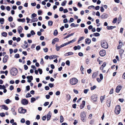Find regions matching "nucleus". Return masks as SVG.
<instances>
[{
    "label": "nucleus",
    "mask_w": 125,
    "mask_h": 125,
    "mask_svg": "<svg viewBox=\"0 0 125 125\" xmlns=\"http://www.w3.org/2000/svg\"><path fill=\"white\" fill-rule=\"evenodd\" d=\"M101 46L103 48L107 49L108 48V45L107 42L104 40H102L101 42Z\"/></svg>",
    "instance_id": "1"
},
{
    "label": "nucleus",
    "mask_w": 125,
    "mask_h": 125,
    "mask_svg": "<svg viewBox=\"0 0 125 125\" xmlns=\"http://www.w3.org/2000/svg\"><path fill=\"white\" fill-rule=\"evenodd\" d=\"M78 80L75 78H73L70 80V83L72 85L76 84L78 82Z\"/></svg>",
    "instance_id": "2"
},
{
    "label": "nucleus",
    "mask_w": 125,
    "mask_h": 125,
    "mask_svg": "<svg viewBox=\"0 0 125 125\" xmlns=\"http://www.w3.org/2000/svg\"><path fill=\"white\" fill-rule=\"evenodd\" d=\"M18 70L17 69L15 68H12L10 70V73L12 76H16L17 74Z\"/></svg>",
    "instance_id": "3"
},
{
    "label": "nucleus",
    "mask_w": 125,
    "mask_h": 125,
    "mask_svg": "<svg viewBox=\"0 0 125 125\" xmlns=\"http://www.w3.org/2000/svg\"><path fill=\"white\" fill-rule=\"evenodd\" d=\"M86 115L84 112H83L81 113V120L83 122H84L85 121V118Z\"/></svg>",
    "instance_id": "4"
},
{
    "label": "nucleus",
    "mask_w": 125,
    "mask_h": 125,
    "mask_svg": "<svg viewBox=\"0 0 125 125\" xmlns=\"http://www.w3.org/2000/svg\"><path fill=\"white\" fill-rule=\"evenodd\" d=\"M120 106L119 105H118L116 107L115 110V112L116 114H118L120 113Z\"/></svg>",
    "instance_id": "5"
},
{
    "label": "nucleus",
    "mask_w": 125,
    "mask_h": 125,
    "mask_svg": "<svg viewBox=\"0 0 125 125\" xmlns=\"http://www.w3.org/2000/svg\"><path fill=\"white\" fill-rule=\"evenodd\" d=\"M19 112L21 114H24L26 112V109H23L22 107L19 109L18 110Z\"/></svg>",
    "instance_id": "6"
},
{
    "label": "nucleus",
    "mask_w": 125,
    "mask_h": 125,
    "mask_svg": "<svg viewBox=\"0 0 125 125\" xmlns=\"http://www.w3.org/2000/svg\"><path fill=\"white\" fill-rule=\"evenodd\" d=\"M24 44L22 45L21 47L23 49H25L27 48L29 46L27 42L25 41L24 42Z\"/></svg>",
    "instance_id": "7"
},
{
    "label": "nucleus",
    "mask_w": 125,
    "mask_h": 125,
    "mask_svg": "<svg viewBox=\"0 0 125 125\" xmlns=\"http://www.w3.org/2000/svg\"><path fill=\"white\" fill-rule=\"evenodd\" d=\"M99 54L101 56H104L106 55V51L105 50H102L99 52Z\"/></svg>",
    "instance_id": "8"
},
{
    "label": "nucleus",
    "mask_w": 125,
    "mask_h": 125,
    "mask_svg": "<svg viewBox=\"0 0 125 125\" xmlns=\"http://www.w3.org/2000/svg\"><path fill=\"white\" fill-rule=\"evenodd\" d=\"M22 104L24 105L27 104L28 103V101L26 99H23L21 101Z\"/></svg>",
    "instance_id": "9"
},
{
    "label": "nucleus",
    "mask_w": 125,
    "mask_h": 125,
    "mask_svg": "<svg viewBox=\"0 0 125 125\" xmlns=\"http://www.w3.org/2000/svg\"><path fill=\"white\" fill-rule=\"evenodd\" d=\"M97 97L96 95H93L91 97V98L92 100L94 102H96L97 101Z\"/></svg>",
    "instance_id": "10"
},
{
    "label": "nucleus",
    "mask_w": 125,
    "mask_h": 125,
    "mask_svg": "<svg viewBox=\"0 0 125 125\" xmlns=\"http://www.w3.org/2000/svg\"><path fill=\"white\" fill-rule=\"evenodd\" d=\"M122 86L120 85H118L117 86L116 88V92L117 93H118L121 90Z\"/></svg>",
    "instance_id": "11"
},
{
    "label": "nucleus",
    "mask_w": 125,
    "mask_h": 125,
    "mask_svg": "<svg viewBox=\"0 0 125 125\" xmlns=\"http://www.w3.org/2000/svg\"><path fill=\"white\" fill-rule=\"evenodd\" d=\"M108 17V15L105 13H103L101 16V18L102 19H105Z\"/></svg>",
    "instance_id": "12"
},
{
    "label": "nucleus",
    "mask_w": 125,
    "mask_h": 125,
    "mask_svg": "<svg viewBox=\"0 0 125 125\" xmlns=\"http://www.w3.org/2000/svg\"><path fill=\"white\" fill-rule=\"evenodd\" d=\"M28 79L27 82L29 83H30L31 81L33 80V77L32 76H28L26 77Z\"/></svg>",
    "instance_id": "13"
},
{
    "label": "nucleus",
    "mask_w": 125,
    "mask_h": 125,
    "mask_svg": "<svg viewBox=\"0 0 125 125\" xmlns=\"http://www.w3.org/2000/svg\"><path fill=\"white\" fill-rule=\"evenodd\" d=\"M52 113L50 111H49L47 115V120L49 121L50 119L52 116Z\"/></svg>",
    "instance_id": "14"
},
{
    "label": "nucleus",
    "mask_w": 125,
    "mask_h": 125,
    "mask_svg": "<svg viewBox=\"0 0 125 125\" xmlns=\"http://www.w3.org/2000/svg\"><path fill=\"white\" fill-rule=\"evenodd\" d=\"M8 56L7 55H5L3 58V63H6L8 59Z\"/></svg>",
    "instance_id": "15"
},
{
    "label": "nucleus",
    "mask_w": 125,
    "mask_h": 125,
    "mask_svg": "<svg viewBox=\"0 0 125 125\" xmlns=\"http://www.w3.org/2000/svg\"><path fill=\"white\" fill-rule=\"evenodd\" d=\"M23 30L21 26H19L18 29V31L19 34H20L22 32Z\"/></svg>",
    "instance_id": "16"
},
{
    "label": "nucleus",
    "mask_w": 125,
    "mask_h": 125,
    "mask_svg": "<svg viewBox=\"0 0 125 125\" xmlns=\"http://www.w3.org/2000/svg\"><path fill=\"white\" fill-rule=\"evenodd\" d=\"M85 42L86 44H89L91 42V40L89 38H86L85 40Z\"/></svg>",
    "instance_id": "17"
},
{
    "label": "nucleus",
    "mask_w": 125,
    "mask_h": 125,
    "mask_svg": "<svg viewBox=\"0 0 125 125\" xmlns=\"http://www.w3.org/2000/svg\"><path fill=\"white\" fill-rule=\"evenodd\" d=\"M111 103V101L110 99H109L107 100L106 104L108 107H109L110 106Z\"/></svg>",
    "instance_id": "18"
},
{
    "label": "nucleus",
    "mask_w": 125,
    "mask_h": 125,
    "mask_svg": "<svg viewBox=\"0 0 125 125\" xmlns=\"http://www.w3.org/2000/svg\"><path fill=\"white\" fill-rule=\"evenodd\" d=\"M0 106L2 107V109H4L5 110H7L8 109V107L5 105H2L1 106Z\"/></svg>",
    "instance_id": "19"
},
{
    "label": "nucleus",
    "mask_w": 125,
    "mask_h": 125,
    "mask_svg": "<svg viewBox=\"0 0 125 125\" xmlns=\"http://www.w3.org/2000/svg\"><path fill=\"white\" fill-rule=\"evenodd\" d=\"M106 62H104L103 65L101 66L100 67V69L101 70H103L104 68V67L106 65Z\"/></svg>",
    "instance_id": "20"
},
{
    "label": "nucleus",
    "mask_w": 125,
    "mask_h": 125,
    "mask_svg": "<svg viewBox=\"0 0 125 125\" xmlns=\"http://www.w3.org/2000/svg\"><path fill=\"white\" fill-rule=\"evenodd\" d=\"M73 49L74 50H76L77 49L80 50L81 49V47L79 45L75 46L73 47Z\"/></svg>",
    "instance_id": "21"
},
{
    "label": "nucleus",
    "mask_w": 125,
    "mask_h": 125,
    "mask_svg": "<svg viewBox=\"0 0 125 125\" xmlns=\"http://www.w3.org/2000/svg\"><path fill=\"white\" fill-rule=\"evenodd\" d=\"M97 75V73L96 72L93 73L92 75V78H94L96 77Z\"/></svg>",
    "instance_id": "22"
},
{
    "label": "nucleus",
    "mask_w": 125,
    "mask_h": 125,
    "mask_svg": "<svg viewBox=\"0 0 125 125\" xmlns=\"http://www.w3.org/2000/svg\"><path fill=\"white\" fill-rule=\"evenodd\" d=\"M17 21L19 22H24L25 21V20L24 18L23 19H19L17 20Z\"/></svg>",
    "instance_id": "23"
},
{
    "label": "nucleus",
    "mask_w": 125,
    "mask_h": 125,
    "mask_svg": "<svg viewBox=\"0 0 125 125\" xmlns=\"http://www.w3.org/2000/svg\"><path fill=\"white\" fill-rule=\"evenodd\" d=\"M115 27V26H107V28L108 30H110Z\"/></svg>",
    "instance_id": "24"
},
{
    "label": "nucleus",
    "mask_w": 125,
    "mask_h": 125,
    "mask_svg": "<svg viewBox=\"0 0 125 125\" xmlns=\"http://www.w3.org/2000/svg\"><path fill=\"white\" fill-rule=\"evenodd\" d=\"M74 34V33H71V34H69L68 35L66 36V37H64V39H65L67 38H69V37L73 35Z\"/></svg>",
    "instance_id": "25"
},
{
    "label": "nucleus",
    "mask_w": 125,
    "mask_h": 125,
    "mask_svg": "<svg viewBox=\"0 0 125 125\" xmlns=\"http://www.w3.org/2000/svg\"><path fill=\"white\" fill-rule=\"evenodd\" d=\"M56 50L57 51H58L62 47L61 45L60 46H58L57 45H56Z\"/></svg>",
    "instance_id": "26"
},
{
    "label": "nucleus",
    "mask_w": 125,
    "mask_h": 125,
    "mask_svg": "<svg viewBox=\"0 0 125 125\" xmlns=\"http://www.w3.org/2000/svg\"><path fill=\"white\" fill-rule=\"evenodd\" d=\"M84 39V37H82L79 38V40L78 41V43H79L80 42L83 40Z\"/></svg>",
    "instance_id": "27"
},
{
    "label": "nucleus",
    "mask_w": 125,
    "mask_h": 125,
    "mask_svg": "<svg viewBox=\"0 0 125 125\" xmlns=\"http://www.w3.org/2000/svg\"><path fill=\"white\" fill-rule=\"evenodd\" d=\"M105 97V96L104 95L103 96H101L100 97V100L101 102L102 103L103 101L104 100Z\"/></svg>",
    "instance_id": "28"
},
{
    "label": "nucleus",
    "mask_w": 125,
    "mask_h": 125,
    "mask_svg": "<svg viewBox=\"0 0 125 125\" xmlns=\"http://www.w3.org/2000/svg\"><path fill=\"white\" fill-rule=\"evenodd\" d=\"M11 111L12 112V114L13 115H16V113L15 112V109L14 108H11Z\"/></svg>",
    "instance_id": "29"
},
{
    "label": "nucleus",
    "mask_w": 125,
    "mask_h": 125,
    "mask_svg": "<svg viewBox=\"0 0 125 125\" xmlns=\"http://www.w3.org/2000/svg\"><path fill=\"white\" fill-rule=\"evenodd\" d=\"M64 118L63 116L62 115H61L60 116V122L61 123H62L63 121Z\"/></svg>",
    "instance_id": "30"
},
{
    "label": "nucleus",
    "mask_w": 125,
    "mask_h": 125,
    "mask_svg": "<svg viewBox=\"0 0 125 125\" xmlns=\"http://www.w3.org/2000/svg\"><path fill=\"white\" fill-rule=\"evenodd\" d=\"M67 98V100L68 101L70 100L71 98V96L69 94H67L66 95Z\"/></svg>",
    "instance_id": "31"
},
{
    "label": "nucleus",
    "mask_w": 125,
    "mask_h": 125,
    "mask_svg": "<svg viewBox=\"0 0 125 125\" xmlns=\"http://www.w3.org/2000/svg\"><path fill=\"white\" fill-rule=\"evenodd\" d=\"M76 39H74L73 40H72L70 41H69V42H68V43L69 44L71 43H73L74 42H75L76 41Z\"/></svg>",
    "instance_id": "32"
},
{
    "label": "nucleus",
    "mask_w": 125,
    "mask_h": 125,
    "mask_svg": "<svg viewBox=\"0 0 125 125\" xmlns=\"http://www.w3.org/2000/svg\"><path fill=\"white\" fill-rule=\"evenodd\" d=\"M4 20L3 18H0V22L1 24H2L3 23Z\"/></svg>",
    "instance_id": "33"
},
{
    "label": "nucleus",
    "mask_w": 125,
    "mask_h": 125,
    "mask_svg": "<svg viewBox=\"0 0 125 125\" xmlns=\"http://www.w3.org/2000/svg\"><path fill=\"white\" fill-rule=\"evenodd\" d=\"M1 35L3 36L6 37L7 35V33L6 32H3L1 33Z\"/></svg>",
    "instance_id": "34"
},
{
    "label": "nucleus",
    "mask_w": 125,
    "mask_h": 125,
    "mask_svg": "<svg viewBox=\"0 0 125 125\" xmlns=\"http://www.w3.org/2000/svg\"><path fill=\"white\" fill-rule=\"evenodd\" d=\"M67 2V1H65L64 0L63 2L61 3V5L62 6H64L65 4H66V3Z\"/></svg>",
    "instance_id": "35"
},
{
    "label": "nucleus",
    "mask_w": 125,
    "mask_h": 125,
    "mask_svg": "<svg viewBox=\"0 0 125 125\" xmlns=\"http://www.w3.org/2000/svg\"><path fill=\"white\" fill-rule=\"evenodd\" d=\"M5 102L7 104H9L10 102V100L9 99H7L6 100H5Z\"/></svg>",
    "instance_id": "36"
},
{
    "label": "nucleus",
    "mask_w": 125,
    "mask_h": 125,
    "mask_svg": "<svg viewBox=\"0 0 125 125\" xmlns=\"http://www.w3.org/2000/svg\"><path fill=\"white\" fill-rule=\"evenodd\" d=\"M5 88L6 87L4 85H0V89H5Z\"/></svg>",
    "instance_id": "37"
},
{
    "label": "nucleus",
    "mask_w": 125,
    "mask_h": 125,
    "mask_svg": "<svg viewBox=\"0 0 125 125\" xmlns=\"http://www.w3.org/2000/svg\"><path fill=\"white\" fill-rule=\"evenodd\" d=\"M52 21H50L48 22V25L49 26H52Z\"/></svg>",
    "instance_id": "38"
},
{
    "label": "nucleus",
    "mask_w": 125,
    "mask_h": 125,
    "mask_svg": "<svg viewBox=\"0 0 125 125\" xmlns=\"http://www.w3.org/2000/svg\"><path fill=\"white\" fill-rule=\"evenodd\" d=\"M31 95L29 93H28L26 94L25 97L26 98H28L31 97Z\"/></svg>",
    "instance_id": "39"
},
{
    "label": "nucleus",
    "mask_w": 125,
    "mask_h": 125,
    "mask_svg": "<svg viewBox=\"0 0 125 125\" xmlns=\"http://www.w3.org/2000/svg\"><path fill=\"white\" fill-rule=\"evenodd\" d=\"M36 99L34 97H32L31 98V103H33L34 101H35Z\"/></svg>",
    "instance_id": "40"
},
{
    "label": "nucleus",
    "mask_w": 125,
    "mask_h": 125,
    "mask_svg": "<svg viewBox=\"0 0 125 125\" xmlns=\"http://www.w3.org/2000/svg\"><path fill=\"white\" fill-rule=\"evenodd\" d=\"M8 21L10 22L12 21H13V18L11 16H10L8 18Z\"/></svg>",
    "instance_id": "41"
},
{
    "label": "nucleus",
    "mask_w": 125,
    "mask_h": 125,
    "mask_svg": "<svg viewBox=\"0 0 125 125\" xmlns=\"http://www.w3.org/2000/svg\"><path fill=\"white\" fill-rule=\"evenodd\" d=\"M89 91V90L88 89H85L83 91L84 93L85 94L87 93Z\"/></svg>",
    "instance_id": "42"
},
{
    "label": "nucleus",
    "mask_w": 125,
    "mask_h": 125,
    "mask_svg": "<svg viewBox=\"0 0 125 125\" xmlns=\"http://www.w3.org/2000/svg\"><path fill=\"white\" fill-rule=\"evenodd\" d=\"M124 52V51L123 50L121 49L119 51V53L120 55H122Z\"/></svg>",
    "instance_id": "43"
},
{
    "label": "nucleus",
    "mask_w": 125,
    "mask_h": 125,
    "mask_svg": "<svg viewBox=\"0 0 125 125\" xmlns=\"http://www.w3.org/2000/svg\"><path fill=\"white\" fill-rule=\"evenodd\" d=\"M58 32L57 30H55L54 32L53 35L54 36H56L58 34Z\"/></svg>",
    "instance_id": "44"
},
{
    "label": "nucleus",
    "mask_w": 125,
    "mask_h": 125,
    "mask_svg": "<svg viewBox=\"0 0 125 125\" xmlns=\"http://www.w3.org/2000/svg\"><path fill=\"white\" fill-rule=\"evenodd\" d=\"M96 87L95 85H94L93 87H91V90H93L95 89Z\"/></svg>",
    "instance_id": "45"
},
{
    "label": "nucleus",
    "mask_w": 125,
    "mask_h": 125,
    "mask_svg": "<svg viewBox=\"0 0 125 125\" xmlns=\"http://www.w3.org/2000/svg\"><path fill=\"white\" fill-rule=\"evenodd\" d=\"M117 18H115L112 21V23H115L117 21Z\"/></svg>",
    "instance_id": "46"
},
{
    "label": "nucleus",
    "mask_w": 125,
    "mask_h": 125,
    "mask_svg": "<svg viewBox=\"0 0 125 125\" xmlns=\"http://www.w3.org/2000/svg\"><path fill=\"white\" fill-rule=\"evenodd\" d=\"M49 104V102H45L43 104V105L44 106H46L47 105H48Z\"/></svg>",
    "instance_id": "47"
},
{
    "label": "nucleus",
    "mask_w": 125,
    "mask_h": 125,
    "mask_svg": "<svg viewBox=\"0 0 125 125\" xmlns=\"http://www.w3.org/2000/svg\"><path fill=\"white\" fill-rule=\"evenodd\" d=\"M38 71L39 72L40 74H41L42 73V70L40 68H39L38 69Z\"/></svg>",
    "instance_id": "48"
},
{
    "label": "nucleus",
    "mask_w": 125,
    "mask_h": 125,
    "mask_svg": "<svg viewBox=\"0 0 125 125\" xmlns=\"http://www.w3.org/2000/svg\"><path fill=\"white\" fill-rule=\"evenodd\" d=\"M84 68L83 67L82 65H81L80 67V70L81 72H83L84 71Z\"/></svg>",
    "instance_id": "49"
},
{
    "label": "nucleus",
    "mask_w": 125,
    "mask_h": 125,
    "mask_svg": "<svg viewBox=\"0 0 125 125\" xmlns=\"http://www.w3.org/2000/svg\"><path fill=\"white\" fill-rule=\"evenodd\" d=\"M69 44L68 43V42H66L65 43H64L62 45H61V46H62V47H63L65 46H66L68 44Z\"/></svg>",
    "instance_id": "50"
},
{
    "label": "nucleus",
    "mask_w": 125,
    "mask_h": 125,
    "mask_svg": "<svg viewBox=\"0 0 125 125\" xmlns=\"http://www.w3.org/2000/svg\"><path fill=\"white\" fill-rule=\"evenodd\" d=\"M19 55L18 54H15L14 56V57L16 58H18L19 57Z\"/></svg>",
    "instance_id": "51"
},
{
    "label": "nucleus",
    "mask_w": 125,
    "mask_h": 125,
    "mask_svg": "<svg viewBox=\"0 0 125 125\" xmlns=\"http://www.w3.org/2000/svg\"><path fill=\"white\" fill-rule=\"evenodd\" d=\"M99 76L100 77V79L101 80H102L103 79V76L102 74H100L99 75Z\"/></svg>",
    "instance_id": "52"
},
{
    "label": "nucleus",
    "mask_w": 125,
    "mask_h": 125,
    "mask_svg": "<svg viewBox=\"0 0 125 125\" xmlns=\"http://www.w3.org/2000/svg\"><path fill=\"white\" fill-rule=\"evenodd\" d=\"M37 16V15L35 14V13H33L31 14V18L32 17H36Z\"/></svg>",
    "instance_id": "53"
},
{
    "label": "nucleus",
    "mask_w": 125,
    "mask_h": 125,
    "mask_svg": "<svg viewBox=\"0 0 125 125\" xmlns=\"http://www.w3.org/2000/svg\"><path fill=\"white\" fill-rule=\"evenodd\" d=\"M43 50L45 52H47L48 50L47 48H43Z\"/></svg>",
    "instance_id": "54"
},
{
    "label": "nucleus",
    "mask_w": 125,
    "mask_h": 125,
    "mask_svg": "<svg viewBox=\"0 0 125 125\" xmlns=\"http://www.w3.org/2000/svg\"><path fill=\"white\" fill-rule=\"evenodd\" d=\"M25 120L23 118H22L21 120V122L22 123H25Z\"/></svg>",
    "instance_id": "55"
},
{
    "label": "nucleus",
    "mask_w": 125,
    "mask_h": 125,
    "mask_svg": "<svg viewBox=\"0 0 125 125\" xmlns=\"http://www.w3.org/2000/svg\"><path fill=\"white\" fill-rule=\"evenodd\" d=\"M84 31L85 34H87L88 32V30L87 29L85 28L84 29Z\"/></svg>",
    "instance_id": "56"
},
{
    "label": "nucleus",
    "mask_w": 125,
    "mask_h": 125,
    "mask_svg": "<svg viewBox=\"0 0 125 125\" xmlns=\"http://www.w3.org/2000/svg\"><path fill=\"white\" fill-rule=\"evenodd\" d=\"M51 88H52L53 86V84L51 83H50L48 85Z\"/></svg>",
    "instance_id": "57"
},
{
    "label": "nucleus",
    "mask_w": 125,
    "mask_h": 125,
    "mask_svg": "<svg viewBox=\"0 0 125 125\" xmlns=\"http://www.w3.org/2000/svg\"><path fill=\"white\" fill-rule=\"evenodd\" d=\"M100 10L102 12H103L104 11V9L103 7H100Z\"/></svg>",
    "instance_id": "58"
},
{
    "label": "nucleus",
    "mask_w": 125,
    "mask_h": 125,
    "mask_svg": "<svg viewBox=\"0 0 125 125\" xmlns=\"http://www.w3.org/2000/svg\"><path fill=\"white\" fill-rule=\"evenodd\" d=\"M26 125H29L30 124V121L29 120H27L26 121Z\"/></svg>",
    "instance_id": "59"
},
{
    "label": "nucleus",
    "mask_w": 125,
    "mask_h": 125,
    "mask_svg": "<svg viewBox=\"0 0 125 125\" xmlns=\"http://www.w3.org/2000/svg\"><path fill=\"white\" fill-rule=\"evenodd\" d=\"M36 5V4L35 2H34L33 3H31V5L33 6H35Z\"/></svg>",
    "instance_id": "60"
},
{
    "label": "nucleus",
    "mask_w": 125,
    "mask_h": 125,
    "mask_svg": "<svg viewBox=\"0 0 125 125\" xmlns=\"http://www.w3.org/2000/svg\"><path fill=\"white\" fill-rule=\"evenodd\" d=\"M68 21L67 19H65L63 20V22L64 23H65L68 22Z\"/></svg>",
    "instance_id": "61"
},
{
    "label": "nucleus",
    "mask_w": 125,
    "mask_h": 125,
    "mask_svg": "<svg viewBox=\"0 0 125 125\" xmlns=\"http://www.w3.org/2000/svg\"><path fill=\"white\" fill-rule=\"evenodd\" d=\"M40 49V47L39 46H36V49L37 51L39 50Z\"/></svg>",
    "instance_id": "62"
},
{
    "label": "nucleus",
    "mask_w": 125,
    "mask_h": 125,
    "mask_svg": "<svg viewBox=\"0 0 125 125\" xmlns=\"http://www.w3.org/2000/svg\"><path fill=\"white\" fill-rule=\"evenodd\" d=\"M60 92L59 91H57L55 93V94L56 95H59L60 94Z\"/></svg>",
    "instance_id": "63"
},
{
    "label": "nucleus",
    "mask_w": 125,
    "mask_h": 125,
    "mask_svg": "<svg viewBox=\"0 0 125 125\" xmlns=\"http://www.w3.org/2000/svg\"><path fill=\"white\" fill-rule=\"evenodd\" d=\"M53 40V41H54L56 42H58L59 41V39L58 38H55Z\"/></svg>",
    "instance_id": "64"
}]
</instances>
